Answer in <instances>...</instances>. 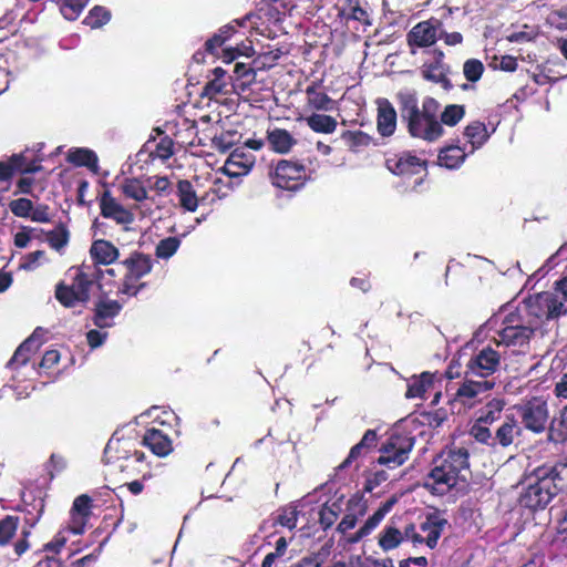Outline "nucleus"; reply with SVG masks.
Listing matches in <instances>:
<instances>
[{
  "instance_id": "48",
  "label": "nucleus",
  "mask_w": 567,
  "mask_h": 567,
  "mask_svg": "<svg viewBox=\"0 0 567 567\" xmlns=\"http://www.w3.org/2000/svg\"><path fill=\"white\" fill-rule=\"evenodd\" d=\"M19 517L6 515L0 519V546H7L12 540L19 527Z\"/></svg>"
},
{
  "instance_id": "63",
  "label": "nucleus",
  "mask_w": 567,
  "mask_h": 567,
  "mask_svg": "<svg viewBox=\"0 0 567 567\" xmlns=\"http://www.w3.org/2000/svg\"><path fill=\"white\" fill-rule=\"evenodd\" d=\"M32 200L25 197L13 199L9 203L11 213L21 218H28L32 210Z\"/></svg>"
},
{
  "instance_id": "19",
  "label": "nucleus",
  "mask_w": 567,
  "mask_h": 567,
  "mask_svg": "<svg viewBox=\"0 0 567 567\" xmlns=\"http://www.w3.org/2000/svg\"><path fill=\"white\" fill-rule=\"evenodd\" d=\"M367 511L368 504L363 497V494L357 493L352 495L347 503L348 513L337 525V532L344 535L350 529H353L358 523L359 517L364 516Z\"/></svg>"
},
{
  "instance_id": "45",
  "label": "nucleus",
  "mask_w": 567,
  "mask_h": 567,
  "mask_svg": "<svg viewBox=\"0 0 567 567\" xmlns=\"http://www.w3.org/2000/svg\"><path fill=\"white\" fill-rule=\"evenodd\" d=\"M121 189L126 198L134 199L135 202H143L148 198L147 190L138 178H125Z\"/></svg>"
},
{
  "instance_id": "44",
  "label": "nucleus",
  "mask_w": 567,
  "mask_h": 567,
  "mask_svg": "<svg viewBox=\"0 0 567 567\" xmlns=\"http://www.w3.org/2000/svg\"><path fill=\"white\" fill-rule=\"evenodd\" d=\"M504 408V399H492L480 410L478 417L481 419V423H487L489 425L493 424L494 422L501 419Z\"/></svg>"
},
{
  "instance_id": "51",
  "label": "nucleus",
  "mask_w": 567,
  "mask_h": 567,
  "mask_svg": "<svg viewBox=\"0 0 567 567\" xmlns=\"http://www.w3.org/2000/svg\"><path fill=\"white\" fill-rule=\"evenodd\" d=\"M32 349V339H25L14 351L12 358L8 362V367L11 369L24 365L30 360Z\"/></svg>"
},
{
  "instance_id": "62",
  "label": "nucleus",
  "mask_w": 567,
  "mask_h": 567,
  "mask_svg": "<svg viewBox=\"0 0 567 567\" xmlns=\"http://www.w3.org/2000/svg\"><path fill=\"white\" fill-rule=\"evenodd\" d=\"M226 86L227 82L225 79L214 78L204 85L202 96L209 100L215 99L219 94L227 93Z\"/></svg>"
},
{
  "instance_id": "6",
  "label": "nucleus",
  "mask_w": 567,
  "mask_h": 567,
  "mask_svg": "<svg viewBox=\"0 0 567 567\" xmlns=\"http://www.w3.org/2000/svg\"><path fill=\"white\" fill-rule=\"evenodd\" d=\"M415 437L405 431H393L379 449L377 463L390 470L403 465L414 446Z\"/></svg>"
},
{
  "instance_id": "30",
  "label": "nucleus",
  "mask_w": 567,
  "mask_h": 567,
  "mask_svg": "<svg viewBox=\"0 0 567 567\" xmlns=\"http://www.w3.org/2000/svg\"><path fill=\"white\" fill-rule=\"evenodd\" d=\"M90 254L92 259L100 265H111L120 256L118 249L109 240L96 239L92 243Z\"/></svg>"
},
{
  "instance_id": "31",
  "label": "nucleus",
  "mask_w": 567,
  "mask_h": 567,
  "mask_svg": "<svg viewBox=\"0 0 567 567\" xmlns=\"http://www.w3.org/2000/svg\"><path fill=\"white\" fill-rule=\"evenodd\" d=\"M319 85L318 82H312L306 87V106L315 111H331L333 109V100L326 92L319 91Z\"/></svg>"
},
{
  "instance_id": "50",
  "label": "nucleus",
  "mask_w": 567,
  "mask_h": 567,
  "mask_svg": "<svg viewBox=\"0 0 567 567\" xmlns=\"http://www.w3.org/2000/svg\"><path fill=\"white\" fill-rule=\"evenodd\" d=\"M341 138L354 152H358L360 147L369 146L372 142L371 136L362 131H344Z\"/></svg>"
},
{
  "instance_id": "39",
  "label": "nucleus",
  "mask_w": 567,
  "mask_h": 567,
  "mask_svg": "<svg viewBox=\"0 0 567 567\" xmlns=\"http://www.w3.org/2000/svg\"><path fill=\"white\" fill-rule=\"evenodd\" d=\"M177 197L179 205L187 212H195L198 207V197L193 184L187 179L177 183Z\"/></svg>"
},
{
  "instance_id": "11",
  "label": "nucleus",
  "mask_w": 567,
  "mask_h": 567,
  "mask_svg": "<svg viewBox=\"0 0 567 567\" xmlns=\"http://www.w3.org/2000/svg\"><path fill=\"white\" fill-rule=\"evenodd\" d=\"M514 408L527 431L534 434H540L545 430L548 431L549 409L545 400L539 396H532Z\"/></svg>"
},
{
  "instance_id": "40",
  "label": "nucleus",
  "mask_w": 567,
  "mask_h": 567,
  "mask_svg": "<svg viewBox=\"0 0 567 567\" xmlns=\"http://www.w3.org/2000/svg\"><path fill=\"white\" fill-rule=\"evenodd\" d=\"M466 153L458 145H447L439 153V164L450 169H455L465 161Z\"/></svg>"
},
{
  "instance_id": "56",
  "label": "nucleus",
  "mask_w": 567,
  "mask_h": 567,
  "mask_svg": "<svg viewBox=\"0 0 567 567\" xmlns=\"http://www.w3.org/2000/svg\"><path fill=\"white\" fill-rule=\"evenodd\" d=\"M173 140L165 135L155 144L154 150L150 152V157L152 159L159 158L162 161H166L173 155Z\"/></svg>"
},
{
  "instance_id": "8",
  "label": "nucleus",
  "mask_w": 567,
  "mask_h": 567,
  "mask_svg": "<svg viewBox=\"0 0 567 567\" xmlns=\"http://www.w3.org/2000/svg\"><path fill=\"white\" fill-rule=\"evenodd\" d=\"M526 309L530 317L542 322L556 320L567 313V306L554 289L529 297Z\"/></svg>"
},
{
  "instance_id": "23",
  "label": "nucleus",
  "mask_w": 567,
  "mask_h": 567,
  "mask_svg": "<svg viewBox=\"0 0 567 567\" xmlns=\"http://www.w3.org/2000/svg\"><path fill=\"white\" fill-rule=\"evenodd\" d=\"M557 494L567 491V457L538 465Z\"/></svg>"
},
{
  "instance_id": "55",
  "label": "nucleus",
  "mask_w": 567,
  "mask_h": 567,
  "mask_svg": "<svg viewBox=\"0 0 567 567\" xmlns=\"http://www.w3.org/2000/svg\"><path fill=\"white\" fill-rule=\"evenodd\" d=\"M487 423H481V419L477 417L474 424L470 429V435L473 436L478 443L485 444L492 447L493 434L488 429Z\"/></svg>"
},
{
  "instance_id": "37",
  "label": "nucleus",
  "mask_w": 567,
  "mask_h": 567,
  "mask_svg": "<svg viewBox=\"0 0 567 567\" xmlns=\"http://www.w3.org/2000/svg\"><path fill=\"white\" fill-rule=\"evenodd\" d=\"M342 499L343 496L331 503L327 502L320 507L318 522L322 530L327 532L337 522L340 513L342 512Z\"/></svg>"
},
{
  "instance_id": "24",
  "label": "nucleus",
  "mask_w": 567,
  "mask_h": 567,
  "mask_svg": "<svg viewBox=\"0 0 567 567\" xmlns=\"http://www.w3.org/2000/svg\"><path fill=\"white\" fill-rule=\"evenodd\" d=\"M121 310L122 305L117 300L100 299L94 307L93 323L100 329L110 328Z\"/></svg>"
},
{
  "instance_id": "14",
  "label": "nucleus",
  "mask_w": 567,
  "mask_h": 567,
  "mask_svg": "<svg viewBox=\"0 0 567 567\" xmlns=\"http://www.w3.org/2000/svg\"><path fill=\"white\" fill-rule=\"evenodd\" d=\"M386 168L394 175L412 177L426 171V161L412 155L410 152L392 154L385 158Z\"/></svg>"
},
{
  "instance_id": "47",
  "label": "nucleus",
  "mask_w": 567,
  "mask_h": 567,
  "mask_svg": "<svg viewBox=\"0 0 567 567\" xmlns=\"http://www.w3.org/2000/svg\"><path fill=\"white\" fill-rule=\"evenodd\" d=\"M60 8L62 16L70 21L76 20L86 7L89 0H51Z\"/></svg>"
},
{
  "instance_id": "43",
  "label": "nucleus",
  "mask_w": 567,
  "mask_h": 567,
  "mask_svg": "<svg viewBox=\"0 0 567 567\" xmlns=\"http://www.w3.org/2000/svg\"><path fill=\"white\" fill-rule=\"evenodd\" d=\"M55 298L65 308H73L78 303H81V298L73 282L71 285L63 282L56 285Z\"/></svg>"
},
{
  "instance_id": "27",
  "label": "nucleus",
  "mask_w": 567,
  "mask_h": 567,
  "mask_svg": "<svg viewBox=\"0 0 567 567\" xmlns=\"http://www.w3.org/2000/svg\"><path fill=\"white\" fill-rule=\"evenodd\" d=\"M8 161L14 174L29 175L42 171V158L31 154L28 150L12 154Z\"/></svg>"
},
{
  "instance_id": "12",
  "label": "nucleus",
  "mask_w": 567,
  "mask_h": 567,
  "mask_svg": "<svg viewBox=\"0 0 567 567\" xmlns=\"http://www.w3.org/2000/svg\"><path fill=\"white\" fill-rule=\"evenodd\" d=\"M501 365V354L487 346L473 354L465 365V378L480 377L487 379L493 375Z\"/></svg>"
},
{
  "instance_id": "21",
  "label": "nucleus",
  "mask_w": 567,
  "mask_h": 567,
  "mask_svg": "<svg viewBox=\"0 0 567 567\" xmlns=\"http://www.w3.org/2000/svg\"><path fill=\"white\" fill-rule=\"evenodd\" d=\"M142 445L151 450L158 457H165L173 452V442L163 431L155 427L146 429Z\"/></svg>"
},
{
  "instance_id": "2",
  "label": "nucleus",
  "mask_w": 567,
  "mask_h": 567,
  "mask_svg": "<svg viewBox=\"0 0 567 567\" xmlns=\"http://www.w3.org/2000/svg\"><path fill=\"white\" fill-rule=\"evenodd\" d=\"M395 97L401 120L412 137L431 143L443 135V126L437 120L440 103L434 97L426 96L422 107L415 92L400 91Z\"/></svg>"
},
{
  "instance_id": "58",
  "label": "nucleus",
  "mask_w": 567,
  "mask_h": 567,
  "mask_svg": "<svg viewBox=\"0 0 567 567\" xmlns=\"http://www.w3.org/2000/svg\"><path fill=\"white\" fill-rule=\"evenodd\" d=\"M288 549L286 537H279L275 543V550L268 553L261 561L260 567H274L277 559L284 557Z\"/></svg>"
},
{
  "instance_id": "7",
  "label": "nucleus",
  "mask_w": 567,
  "mask_h": 567,
  "mask_svg": "<svg viewBox=\"0 0 567 567\" xmlns=\"http://www.w3.org/2000/svg\"><path fill=\"white\" fill-rule=\"evenodd\" d=\"M44 508L45 502L41 491H30L22 494L21 512L23 513L27 528L22 529L21 537L14 543V554L18 557L22 556L29 549L30 529L38 524L44 513Z\"/></svg>"
},
{
  "instance_id": "16",
  "label": "nucleus",
  "mask_w": 567,
  "mask_h": 567,
  "mask_svg": "<svg viewBox=\"0 0 567 567\" xmlns=\"http://www.w3.org/2000/svg\"><path fill=\"white\" fill-rule=\"evenodd\" d=\"M93 499L87 494H81L73 501L70 509L69 530L74 535L85 532L89 519L92 516Z\"/></svg>"
},
{
  "instance_id": "22",
  "label": "nucleus",
  "mask_w": 567,
  "mask_h": 567,
  "mask_svg": "<svg viewBox=\"0 0 567 567\" xmlns=\"http://www.w3.org/2000/svg\"><path fill=\"white\" fill-rule=\"evenodd\" d=\"M339 17L346 22L357 21L363 25L372 24L367 0H346L339 9Z\"/></svg>"
},
{
  "instance_id": "35",
  "label": "nucleus",
  "mask_w": 567,
  "mask_h": 567,
  "mask_svg": "<svg viewBox=\"0 0 567 567\" xmlns=\"http://www.w3.org/2000/svg\"><path fill=\"white\" fill-rule=\"evenodd\" d=\"M547 441L554 445H565L567 443V404L560 410L558 419L550 422Z\"/></svg>"
},
{
  "instance_id": "53",
  "label": "nucleus",
  "mask_w": 567,
  "mask_h": 567,
  "mask_svg": "<svg viewBox=\"0 0 567 567\" xmlns=\"http://www.w3.org/2000/svg\"><path fill=\"white\" fill-rule=\"evenodd\" d=\"M299 512L296 506L288 505L278 511L275 524L292 530L297 526Z\"/></svg>"
},
{
  "instance_id": "59",
  "label": "nucleus",
  "mask_w": 567,
  "mask_h": 567,
  "mask_svg": "<svg viewBox=\"0 0 567 567\" xmlns=\"http://www.w3.org/2000/svg\"><path fill=\"white\" fill-rule=\"evenodd\" d=\"M47 240L52 248L60 250L69 241V230L63 224H59L55 229L47 234Z\"/></svg>"
},
{
  "instance_id": "9",
  "label": "nucleus",
  "mask_w": 567,
  "mask_h": 567,
  "mask_svg": "<svg viewBox=\"0 0 567 567\" xmlns=\"http://www.w3.org/2000/svg\"><path fill=\"white\" fill-rule=\"evenodd\" d=\"M504 327L497 331V346L513 348V352L525 353L529 349V341L535 330L524 326L520 319L509 315L503 322Z\"/></svg>"
},
{
  "instance_id": "29",
  "label": "nucleus",
  "mask_w": 567,
  "mask_h": 567,
  "mask_svg": "<svg viewBox=\"0 0 567 567\" xmlns=\"http://www.w3.org/2000/svg\"><path fill=\"white\" fill-rule=\"evenodd\" d=\"M495 386L494 381L483 380L473 381L465 380L456 390L455 400L462 404H467L474 400L478 394L487 392Z\"/></svg>"
},
{
  "instance_id": "33",
  "label": "nucleus",
  "mask_w": 567,
  "mask_h": 567,
  "mask_svg": "<svg viewBox=\"0 0 567 567\" xmlns=\"http://www.w3.org/2000/svg\"><path fill=\"white\" fill-rule=\"evenodd\" d=\"M234 22L236 24L229 23L219 28L218 32H216L205 42L204 47L206 52H208L212 55H217V50L224 47L226 42L230 40L235 35V33H237L236 28L243 24L238 20H235Z\"/></svg>"
},
{
  "instance_id": "25",
  "label": "nucleus",
  "mask_w": 567,
  "mask_h": 567,
  "mask_svg": "<svg viewBox=\"0 0 567 567\" xmlns=\"http://www.w3.org/2000/svg\"><path fill=\"white\" fill-rule=\"evenodd\" d=\"M522 433V429L518 425L517 420L514 415H506L503 423L497 427L492 439V447L496 446L508 447L515 439Z\"/></svg>"
},
{
  "instance_id": "1",
  "label": "nucleus",
  "mask_w": 567,
  "mask_h": 567,
  "mask_svg": "<svg viewBox=\"0 0 567 567\" xmlns=\"http://www.w3.org/2000/svg\"><path fill=\"white\" fill-rule=\"evenodd\" d=\"M468 472V450L455 444L447 445L432 460L423 487L432 495L444 496L460 482H465Z\"/></svg>"
},
{
  "instance_id": "32",
  "label": "nucleus",
  "mask_w": 567,
  "mask_h": 567,
  "mask_svg": "<svg viewBox=\"0 0 567 567\" xmlns=\"http://www.w3.org/2000/svg\"><path fill=\"white\" fill-rule=\"evenodd\" d=\"M495 132V127L489 132L487 126L481 121H473L464 128V136L472 146V152L481 148Z\"/></svg>"
},
{
  "instance_id": "46",
  "label": "nucleus",
  "mask_w": 567,
  "mask_h": 567,
  "mask_svg": "<svg viewBox=\"0 0 567 567\" xmlns=\"http://www.w3.org/2000/svg\"><path fill=\"white\" fill-rule=\"evenodd\" d=\"M403 542V534L400 529L394 526H385L379 535V546L385 550H392L396 548Z\"/></svg>"
},
{
  "instance_id": "28",
  "label": "nucleus",
  "mask_w": 567,
  "mask_h": 567,
  "mask_svg": "<svg viewBox=\"0 0 567 567\" xmlns=\"http://www.w3.org/2000/svg\"><path fill=\"white\" fill-rule=\"evenodd\" d=\"M266 140L270 150L281 155L290 153L298 143L289 131L279 127L268 130Z\"/></svg>"
},
{
  "instance_id": "13",
  "label": "nucleus",
  "mask_w": 567,
  "mask_h": 567,
  "mask_svg": "<svg viewBox=\"0 0 567 567\" xmlns=\"http://www.w3.org/2000/svg\"><path fill=\"white\" fill-rule=\"evenodd\" d=\"M441 25V20L436 18L417 22L406 33V44L410 53L414 55L416 54L417 49L430 48L435 44L439 39V30Z\"/></svg>"
},
{
  "instance_id": "38",
  "label": "nucleus",
  "mask_w": 567,
  "mask_h": 567,
  "mask_svg": "<svg viewBox=\"0 0 567 567\" xmlns=\"http://www.w3.org/2000/svg\"><path fill=\"white\" fill-rule=\"evenodd\" d=\"M305 121L311 131L320 134H332L338 126L333 116L322 113H312Z\"/></svg>"
},
{
  "instance_id": "49",
  "label": "nucleus",
  "mask_w": 567,
  "mask_h": 567,
  "mask_svg": "<svg viewBox=\"0 0 567 567\" xmlns=\"http://www.w3.org/2000/svg\"><path fill=\"white\" fill-rule=\"evenodd\" d=\"M111 19V12L102 7L95 6L90 11L89 14L84 18L83 23L91 29H97L106 24Z\"/></svg>"
},
{
  "instance_id": "15",
  "label": "nucleus",
  "mask_w": 567,
  "mask_h": 567,
  "mask_svg": "<svg viewBox=\"0 0 567 567\" xmlns=\"http://www.w3.org/2000/svg\"><path fill=\"white\" fill-rule=\"evenodd\" d=\"M100 214L102 217L112 219L118 225H131L135 217L134 214L125 208L111 193L110 189H104L97 196Z\"/></svg>"
},
{
  "instance_id": "26",
  "label": "nucleus",
  "mask_w": 567,
  "mask_h": 567,
  "mask_svg": "<svg viewBox=\"0 0 567 567\" xmlns=\"http://www.w3.org/2000/svg\"><path fill=\"white\" fill-rule=\"evenodd\" d=\"M256 157L244 148H235L226 161V169L229 175L239 176L247 174L255 165Z\"/></svg>"
},
{
  "instance_id": "36",
  "label": "nucleus",
  "mask_w": 567,
  "mask_h": 567,
  "mask_svg": "<svg viewBox=\"0 0 567 567\" xmlns=\"http://www.w3.org/2000/svg\"><path fill=\"white\" fill-rule=\"evenodd\" d=\"M69 163L78 167H87L93 172H97L99 158L97 155L89 148H73L70 150L66 156Z\"/></svg>"
},
{
  "instance_id": "60",
  "label": "nucleus",
  "mask_w": 567,
  "mask_h": 567,
  "mask_svg": "<svg viewBox=\"0 0 567 567\" xmlns=\"http://www.w3.org/2000/svg\"><path fill=\"white\" fill-rule=\"evenodd\" d=\"M179 245L181 240L177 237L164 238L157 244L155 254L158 258L168 259L177 251Z\"/></svg>"
},
{
  "instance_id": "54",
  "label": "nucleus",
  "mask_w": 567,
  "mask_h": 567,
  "mask_svg": "<svg viewBox=\"0 0 567 567\" xmlns=\"http://www.w3.org/2000/svg\"><path fill=\"white\" fill-rule=\"evenodd\" d=\"M281 56L282 51L280 49L269 50L258 54L254 59V65L259 71L268 70L275 66Z\"/></svg>"
},
{
  "instance_id": "34",
  "label": "nucleus",
  "mask_w": 567,
  "mask_h": 567,
  "mask_svg": "<svg viewBox=\"0 0 567 567\" xmlns=\"http://www.w3.org/2000/svg\"><path fill=\"white\" fill-rule=\"evenodd\" d=\"M434 384V374L425 371L420 375H413L408 380L406 399H422L426 391Z\"/></svg>"
},
{
  "instance_id": "64",
  "label": "nucleus",
  "mask_w": 567,
  "mask_h": 567,
  "mask_svg": "<svg viewBox=\"0 0 567 567\" xmlns=\"http://www.w3.org/2000/svg\"><path fill=\"white\" fill-rule=\"evenodd\" d=\"M371 452L367 449V446H364L363 443L359 442L357 443L355 445H353L348 454V456L346 457V460L338 466L339 470H344L347 467H349L352 462L361 458V457H364L367 456L368 454H370Z\"/></svg>"
},
{
  "instance_id": "18",
  "label": "nucleus",
  "mask_w": 567,
  "mask_h": 567,
  "mask_svg": "<svg viewBox=\"0 0 567 567\" xmlns=\"http://www.w3.org/2000/svg\"><path fill=\"white\" fill-rule=\"evenodd\" d=\"M447 525V519L439 509L426 514L424 522H422L420 525L421 532L426 535L423 537V543L429 548L434 549L437 546V542Z\"/></svg>"
},
{
  "instance_id": "10",
  "label": "nucleus",
  "mask_w": 567,
  "mask_h": 567,
  "mask_svg": "<svg viewBox=\"0 0 567 567\" xmlns=\"http://www.w3.org/2000/svg\"><path fill=\"white\" fill-rule=\"evenodd\" d=\"M122 265L126 268V274L118 291L123 295L136 296L145 287V284L137 285V282L151 272L152 259L143 252L133 251L128 258L122 261Z\"/></svg>"
},
{
  "instance_id": "52",
  "label": "nucleus",
  "mask_w": 567,
  "mask_h": 567,
  "mask_svg": "<svg viewBox=\"0 0 567 567\" xmlns=\"http://www.w3.org/2000/svg\"><path fill=\"white\" fill-rule=\"evenodd\" d=\"M465 115V106L460 104H449L444 107L441 113V120L439 121L442 124L447 126H455Z\"/></svg>"
},
{
  "instance_id": "20",
  "label": "nucleus",
  "mask_w": 567,
  "mask_h": 567,
  "mask_svg": "<svg viewBox=\"0 0 567 567\" xmlns=\"http://www.w3.org/2000/svg\"><path fill=\"white\" fill-rule=\"evenodd\" d=\"M377 130L383 137H389L396 130L398 114L392 103L385 97L377 100Z\"/></svg>"
},
{
  "instance_id": "57",
  "label": "nucleus",
  "mask_w": 567,
  "mask_h": 567,
  "mask_svg": "<svg viewBox=\"0 0 567 567\" xmlns=\"http://www.w3.org/2000/svg\"><path fill=\"white\" fill-rule=\"evenodd\" d=\"M484 64L478 59H468L463 64V74L468 82H477L484 73Z\"/></svg>"
},
{
  "instance_id": "4",
  "label": "nucleus",
  "mask_w": 567,
  "mask_h": 567,
  "mask_svg": "<svg viewBox=\"0 0 567 567\" xmlns=\"http://www.w3.org/2000/svg\"><path fill=\"white\" fill-rule=\"evenodd\" d=\"M520 486L518 504L532 514L545 511L558 495L538 466L525 473Z\"/></svg>"
},
{
  "instance_id": "17",
  "label": "nucleus",
  "mask_w": 567,
  "mask_h": 567,
  "mask_svg": "<svg viewBox=\"0 0 567 567\" xmlns=\"http://www.w3.org/2000/svg\"><path fill=\"white\" fill-rule=\"evenodd\" d=\"M103 277V272L101 269L94 266L82 265L74 278L73 284L78 290V293L81 298V303H87L90 300V292L93 287L102 288L100 280Z\"/></svg>"
},
{
  "instance_id": "3",
  "label": "nucleus",
  "mask_w": 567,
  "mask_h": 567,
  "mask_svg": "<svg viewBox=\"0 0 567 567\" xmlns=\"http://www.w3.org/2000/svg\"><path fill=\"white\" fill-rule=\"evenodd\" d=\"M104 460L111 474L142 475L143 480L151 476L144 452L128 439H111L104 449Z\"/></svg>"
},
{
  "instance_id": "41",
  "label": "nucleus",
  "mask_w": 567,
  "mask_h": 567,
  "mask_svg": "<svg viewBox=\"0 0 567 567\" xmlns=\"http://www.w3.org/2000/svg\"><path fill=\"white\" fill-rule=\"evenodd\" d=\"M421 75L425 81L440 84L446 91L453 87L451 80L447 78L446 68L425 62L421 68Z\"/></svg>"
},
{
  "instance_id": "61",
  "label": "nucleus",
  "mask_w": 567,
  "mask_h": 567,
  "mask_svg": "<svg viewBox=\"0 0 567 567\" xmlns=\"http://www.w3.org/2000/svg\"><path fill=\"white\" fill-rule=\"evenodd\" d=\"M254 54V49L251 45H245L241 47H229L223 49L221 55L219 56L223 62L230 64L234 62L238 56L245 55L247 58L251 56Z\"/></svg>"
},
{
  "instance_id": "42",
  "label": "nucleus",
  "mask_w": 567,
  "mask_h": 567,
  "mask_svg": "<svg viewBox=\"0 0 567 567\" xmlns=\"http://www.w3.org/2000/svg\"><path fill=\"white\" fill-rule=\"evenodd\" d=\"M259 71L255 68L254 61L251 64L237 62L234 65V79L237 82L235 85L240 90H246L256 80V73Z\"/></svg>"
},
{
  "instance_id": "5",
  "label": "nucleus",
  "mask_w": 567,
  "mask_h": 567,
  "mask_svg": "<svg viewBox=\"0 0 567 567\" xmlns=\"http://www.w3.org/2000/svg\"><path fill=\"white\" fill-rule=\"evenodd\" d=\"M268 177L274 187L288 192L300 190L311 179L302 162L284 158L271 162Z\"/></svg>"
}]
</instances>
